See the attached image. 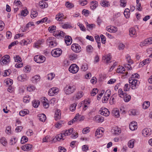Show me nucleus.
<instances>
[{
  "instance_id": "1",
  "label": "nucleus",
  "mask_w": 152,
  "mask_h": 152,
  "mask_svg": "<svg viewBox=\"0 0 152 152\" xmlns=\"http://www.w3.org/2000/svg\"><path fill=\"white\" fill-rule=\"evenodd\" d=\"M76 90L75 86L73 85H67L64 88V92L66 94L73 93Z\"/></svg>"
},
{
  "instance_id": "2",
  "label": "nucleus",
  "mask_w": 152,
  "mask_h": 152,
  "mask_svg": "<svg viewBox=\"0 0 152 152\" xmlns=\"http://www.w3.org/2000/svg\"><path fill=\"white\" fill-rule=\"evenodd\" d=\"M129 83L131 84L130 86L132 89H134L137 87L140 83L139 81L135 79L130 78L129 80Z\"/></svg>"
},
{
  "instance_id": "3",
  "label": "nucleus",
  "mask_w": 152,
  "mask_h": 152,
  "mask_svg": "<svg viewBox=\"0 0 152 152\" xmlns=\"http://www.w3.org/2000/svg\"><path fill=\"white\" fill-rule=\"evenodd\" d=\"M10 57L8 55H7L3 56L1 59V64L2 65L7 64L10 61Z\"/></svg>"
},
{
  "instance_id": "4",
  "label": "nucleus",
  "mask_w": 152,
  "mask_h": 152,
  "mask_svg": "<svg viewBox=\"0 0 152 152\" xmlns=\"http://www.w3.org/2000/svg\"><path fill=\"white\" fill-rule=\"evenodd\" d=\"M62 53V50L59 48H57L53 50L51 52L52 56L55 57L59 56Z\"/></svg>"
},
{
  "instance_id": "5",
  "label": "nucleus",
  "mask_w": 152,
  "mask_h": 152,
  "mask_svg": "<svg viewBox=\"0 0 152 152\" xmlns=\"http://www.w3.org/2000/svg\"><path fill=\"white\" fill-rule=\"evenodd\" d=\"M79 67L75 64H73L70 66L69 70V71L72 73H76L79 70Z\"/></svg>"
},
{
  "instance_id": "6",
  "label": "nucleus",
  "mask_w": 152,
  "mask_h": 152,
  "mask_svg": "<svg viewBox=\"0 0 152 152\" xmlns=\"http://www.w3.org/2000/svg\"><path fill=\"white\" fill-rule=\"evenodd\" d=\"M72 50L76 53H79L81 51V48L80 46L77 44H73L71 47Z\"/></svg>"
},
{
  "instance_id": "7",
  "label": "nucleus",
  "mask_w": 152,
  "mask_h": 152,
  "mask_svg": "<svg viewBox=\"0 0 152 152\" xmlns=\"http://www.w3.org/2000/svg\"><path fill=\"white\" fill-rule=\"evenodd\" d=\"M59 89L57 87H53L49 89L48 91V95L50 96H53L57 94L59 91Z\"/></svg>"
},
{
  "instance_id": "8",
  "label": "nucleus",
  "mask_w": 152,
  "mask_h": 152,
  "mask_svg": "<svg viewBox=\"0 0 152 152\" xmlns=\"http://www.w3.org/2000/svg\"><path fill=\"white\" fill-rule=\"evenodd\" d=\"M53 32V36L58 38L61 37H64L65 35V34L62 31H56Z\"/></svg>"
},
{
  "instance_id": "9",
  "label": "nucleus",
  "mask_w": 152,
  "mask_h": 152,
  "mask_svg": "<svg viewBox=\"0 0 152 152\" xmlns=\"http://www.w3.org/2000/svg\"><path fill=\"white\" fill-rule=\"evenodd\" d=\"M151 130L149 128H145L142 131V134L145 137H146L150 136L151 134Z\"/></svg>"
},
{
  "instance_id": "10",
  "label": "nucleus",
  "mask_w": 152,
  "mask_h": 152,
  "mask_svg": "<svg viewBox=\"0 0 152 152\" xmlns=\"http://www.w3.org/2000/svg\"><path fill=\"white\" fill-rule=\"evenodd\" d=\"M28 79V77L26 74H23L18 76V80L20 81L24 82L27 80Z\"/></svg>"
},
{
  "instance_id": "11",
  "label": "nucleus",
  "mask_w": 152,
  "mask_h": 152,
  "mask_svg": "<svg viewBox=\"0 0 152 152\" xmlns=\"http://www.w3.org/2000/svg\"><path fill=\"white\" fill-rule=\"evenodd\" d=\"M152 37H149L145 39L143 43L140 44L141 46H145L147 45H150L152 44Z\"/></svg>"
},
{
  "instance_id": "12",
  "label": "nucleus",
  "mask_w": 152,
  "mask_h": 152,
  "mask_svg": "<svg viewBox=\"0 0 152 152\" xmlns=\"http://www.w3.org/2000/svg\"><path fill=\"white\" fill-rule=\"evenodd\" d=\"M137 123L136 122L133 121L131 122L129 125V128L132 131L135 130L137 128Z\"/></svg>"
},
{
  "instance_id": "13",
  "label": "nucleus",
  "mask_w": 152,
  "mask_h": 152,
  "mask_svg": "<svg viewBox=\"0 0 152 152\" xmlns=\"http://www.w3.org/2000/svg\"><path fill=\"white\" fill-rule=\"evenodd\" d=\"M32 147V145L30 144H27L25 145L22 146V149L24 151H28L31 150Z\"/></svg>"
},
{
  "instance_id": "14",
  "label": "nucleus",
  "mask_w": 152,
  "mask_h": 152,
  "mask_svg": "<svg viewBox=\"0 0 152 152\" xmlns=\"http://www.w3.org/2000/svg\"><path fill=\"white\" fill-rule=\"evenodd\" d=\"M54 118L56 120L61 118V110H60L58 109L56 110Z\"/></svg>"
},
{
  "instance_id": "15",
  "label": "nucleus",
  "mask_w": 152,
  "mask_h": 152,
  "mask_svg": "<svg viewBox=\"0 0 152 152\" xmlns=\"http://www.w3.org/2000/svg\"><path fill=\"white\" fill-rule=\"evenodd\" d=\"M100 113L102 115L107 116L109 115L110 113L107 109L104 108L102 110Z\"/></svg>"
},
{
  "instance_id": "16",
  "label": "nucleus",
  "mask_w": 152,
  "mask_h": 152,
  "mask_svg": "<svg viewBox=\"0 0 152 152\" xmlns=\"http://www.w3.org/2000/svg\"><path fill=\"white\" fill-rule=\"evenodd\" d=\"M73 131V129L71 128L68 130H66L62 132V134H63L64 136H65L70 135L71 134Z\"/></svg>"
},
{
  "instance_id": "17",
  "label": "nucleus",
  "mask_w": 152,
  "mask_h": 152,
  "mask_svg": "<svg viewBox=\"0 0 152 152\" xmlns=\"http://www.w3.org/2000/svg\"><path fill=\"white\" fill-rule=\"evenodd\" d=\"M103 131L102 130L98 129L95 133V135L97 137L99 138L102 137L103 135Z\"/></svg>"
},
{
  "instance_id": "18",
  "label": "nucleus",
  "mask_w": 152,
  "mask_h": 152,
  "mask_svg": "<svg viewBox=\"0 0 152 152\" xmlns=\"http://www.w3.org/2000/svg\"><path fill=\"white\" fill-rule=\"evenodd\" d=\"M71 38L70 36H66L64 40L65 43L67 45H70L72 42V40L71 41Z\"/></svg>"
},
{
  "instance_id": "19",
  "label": "nucleus",
  "mask_w": 152,
  "mask_h": 152,
  "mask_svg": "<svg viewBox=\"0 0 152 152\" xmlns=\"http://www.w3.org/2000/svg\"><path fill=\"white\" fill-rule=\"evenodd\" d=\"M94 119L95 121L98 123L102 122L104 121V118L103 117L101 116H95Z\"/></svg>"
},
{
  "instance_id": "20",
  "label": "nucleus",
  "mask_w": 152,
  "mask_h": 152,
  "mask_svg": "<svg viewBox=\"0 0 152 152\" xmlns=\"http://www.w3.org/2000/svg\"><path fill=\"white\" fill-rule=\"evenodd\" d=\"M38 117L39 120L43 122H44L46 119L45 115L43 113L38 115Z\"/></svg>"
},
{
  "instance_id": "21",
  "label": "nucleus",
  "mask_w": 152,
  "mask_h": 152,
  "mask_svg": "<svg viewBox=\"0 0 152 152\" xmlns=\"http://www.w3.org/2000/svg\"><path fill=\"white\" fill-rule=\"evenodd\" d=\"M48 100L45 98H44L42 100L43 106L45 108H48L49 106V104L48 103Z\"/></svg>"
},
{
  "instance_id": "22",
  "label": "nucleus",
  "mask_w": 152,
  "mask_h": 152,
  "mask_svg": "<svg viewBox=\"0 0 152 152\" xmlns=\"http://www.w3.org/2000/svg\"><path fill=\"white\" fill-rule=\"evenodd\" d=\"M40 78L39 76L38 75H35L32 78V82L34 83H37L39 80Z\"/></svg>"
},
{
  "instance_id": "23",
  "label": "nucleus",
  "mask_w": 152,
  "mask_h": 152,
  "mask_svg": "<svg viewBox=\"0 0 152 152\" xmlns=\"http://www.w3.org/2000/svg\"><path fill=\"white\" fill-rule=\"evenodd\" d=\"M112 132L115 134L118 135L121 133V131L117 127L113 128Z\"/></svg>"
},
{
  "instance_id": "24",
  "label": "nucleus",
  "mask_w": 152,
  "mask_h": 152,
  "mask_svg": "<svg viewBox=\"0 0 152 152\" xmlns=\"http://www.w3.org/2000/svg\"><path fill=\"white\" fill-rule=\"evenodd\" d=\"M90 7L91 9L94 10L98 6V2L97 1H92L91 3Z\"/></svg>"
},
{
  "instance_id": "25",
  "label": "nucleus",
  "mask_w": 152,
  "mask_h": 152,
  "mask_svg": "<svg viewBox=\"0 0 152 152\" xmlns=\"http://www.w3.org/2000/svg\"><path fill=\"white\" fill-rule=\"evenodd\" d=\"M125 71V68L122 66H119L117 69L116 72L118 73H124Z\"/></svg>"
},
{
  "instance_id": "26",
  "label": "nucleus",
  "mask_w": 152,
  "mask_h": 152,
  "mask_svg": "<svg viewBox=\"0 0 152 152\" xmlns=\"http://www.w3.org/2000/svg\"><path fill=\"white\" fill-rule=\"evenodd\" d=\"M63 14L62 13H59L56 15V19L58 21L62 20L63 19Z\"/></svg>"
},
{
  "instance_id": "27",
  "label": "nucleus",
  "mask_w": 152,
  "mask_h": 152,
  "mask_svg": "<svg viewBox=\"0 0 152 152\" xmlns=\"http://www.w3.org/2000/svg\"><path fill=\"white\" fill-rule=\"evenodd\" d=\"M83 92L82 91H80L78 92L77 93L76 96H74V97L75 98V100H77L80 98L81 97L83 96Z\"/></svg>"
},
{
  "instance_id": "28",
  "label": "nucleus",
  "mask_w": 152,
  "mask_h": 152,
  "mask_svg": "<svg viewBox=\"0 0 152 152\" xmlns=\"http://www.w3.org/2000/svg\"><path fill=\"white\" fill-rule=\"evenodd\" d=\"M29 113V111L27 109H24L21 110L19 112V114L21 116H24Z\"/></svg>"
},
{
  "instance_id": "29",
  "label": "nucleus",
  "mask_w": 152,
  "mask_h": 152,
  "mask_svg": "<svg viewBox=\"0 0 152 152\" xmlns=\"http://www.w3.org/2000/svg\"><path fill=\"white\" fill-rule=\"evenodd\" d=\"M39 4L40 7L42 8H46L48 7L47 3L43 1L39 2Z\"/></svg>"
},
{
  "instance_id": "30",
  "label": "nucleus",
  "mask_w": 152,
  "mask_h": 152,
  "mask_svg": "<svg viewBox=\"0 0 152 152\" xmlns=\"http://www.w3.org/2000/svg\"><path fill=\"white\" fill-rule=\"evenodd\" d=\"M112 113L113 115L116 117H118L120 116L119 111L117 109H114L112 111Z\"/></svg>"
},
{
  "instance_id": "31",
  "label": "nucleus",
  "mask_w": 152,
  "mask_h": 152,
  "mask_svg": "<svg viewBox=\"0 0 152 152\" xmlns=\"http://www.w3.org/2000/svg\"><path fill=\"white\" fill-rule=\"evenodd\" d=\"M129 34L132 37L133 36L135 35L136 34V32L134 28H130L129 30Z\"/></svg>"
},
{
  "instance_id": "32",
  "label": "nucleus",
  "mask_w": 152,
  "mask_h": 152,
  "mask_svg": "<svg viewBox=\"0 0 152 152\" xmlns=\"http://www.w3.org/2000/svg\"><path fill=\"white\" fill-rule=\"evenodd\" d=\"M32 104L34 107L37 108L39 105L40 102L38 100H35L32 102Z\"/></svg>"
},
{
  "instance_id": "33",
  "label": "nucleus",
  "mask_w": 152,
  "mask_h": 152,
  "mask_svg": "<svg viewBox=\"0 0 152 152\" xmlns=\"http://www.w3.org/2000/svg\"><path fill=\"white\" fill-rule=\"evenodd\" d=\"M86 50L88 53H91L93 51V48L91 45H88L86 47Z\"/></svg>"
},
{
  "instance_id": "34",
  "label": "nucleus",
  "mask_w": 152,
  "mask_h": 152,
  "mask_svg": "<svg viewBox=\"0 0 152 152\" xmlns=\"http://www.w3.org/2000/svg\"><path fill=\"white\" fill-rule=\"evenodd\" d=\"M150 105V102L149 101H145L142 104L143 108L145 109H147Z\"/></svg>"
},
{
  "instance_id": "35",
  "label": "nucleus",
  "mask_w": 152,
  "mask_h": 152,
  "mask_svg": "<svg viewBox=\"0 0 152 152\" xmlns=\"http://www.w3.org/2000/svg\"><path fill=\"white\" fill-rule=\"evenodd\" d=\"M103 58L104 60H105L106 63H108L111 59V56L110 54H109L107 55L104 56L103 57Z\"/></svg>"
},
{
  "instance_id": "36",
  "label": "nucleus",
  "mask_w": 152,
  "mask_h": 152,
  "mask_svg": "<svg viewBox=\"0 0 152 152\" xmlns=\"http://www.w3.org/2000/svg\"><path fill=\"white\" fill-rule=\"evenodd\" d=\"M124 96V100L125 102H127L129 101L130 100L131 96L129 95H127L126 93H125V96Z\"/></svg>"
},
{
  "instance_id": "37",
  "label": "nucleus",
  "mask_w": 152,
  "mask_h": 152,
  "mask_svg": "<svg viewBox=\"0 0 152 152\" xmlns=\"http://www.w3.org/2000/svg\"><path fill=\"white\" fill-rule=\"evenodd\" d=\"M1 143L4 146H6L7 144L6 139L5 137H2L0 140Z\"/></svg>"
},
{
  "instance_id": "38",
  "label": "nucleus",
  "mask_w": 152,
  "mask_h": 152,
  "mask_svg": "<svg viewBox=\"0 0 152 152\" xmlns=\"http://www.w3.org/2000/svg\"><path fill=\"white\" fill-rule=\"evenodd\" d=\"M38 15L37 12L34 9L32 10L31 12V17L32 18H34L36 17Z\"/></svg>"
},
{
  "instance_id": "39",
  "label": "nucleus",
  "mask_w": 152,
  "mask_h": 152,
  "mask_svg": "<svg viewBox=\"0 0 152 152\" xmlns=\"http://www.w3.org/2000/svg\"><path fill=\"white\" fill-rule=\"evenodd\" d=\"M134 141L135 140L134 139L131 140L129 141L128 144L129 147L130 148H132L133 147Z\"/></svg>"
},
{
  "instance_id": "40",
  "label": "nucleus",
  "mask_w": 152,
  "mask_h": 152,
  "mask_svg": "<svg viewBox=\"0 0 152 152\" xmlns=\"http://www.w3.org/2000/svg\"><path fill=\"white\" fill-rule=\"evenodd\" d=\"M100 4L102 6L105 7H108L110 5L109 2L107 1H103Z\"/></svg>"
},
{
  "instance_id": "41",
  "label": "nucleus",
  "mask_w": 152,
  "mask_h": 152,
  "mask_svg": "<svg viewBox=\"0 0 152 152\" xmlns=\"http://www.w3.org/2000/svg\"><path fill=\"white\" fill-rule=\"evenodd\" d=\"M17 141V139L15 138H11L10 141V144L11 145H14L15 144Z\"/></svg>"
},
{
  "instance_id": "42",
  "label": "nucleus",
  "mask_w": 152,
  "mask_h": 152,
  "mask_svg": "<svg viewBox=\"0 0 152 152\" xmlns=\"http://www.w3.org/2000/svg\"><path fill=\"white\" fill-rule=\"evenodd\" d=\"M28 140V138L26 136H24L21 138L20 142L21 144H23L27 142Z\"/></svg>"
},
{
  "instance_id": "43",
  "label": "nucleus",
  "mask_w": 152,
  "mask_h": 152,
  "mask_svg": "<svg viewBox=\"0 0 152 152\" xmlns=\"http://www.w3.org/2000/svg\"><path fill=\"white\" fill-rule=\"evenodd\" d=\"M64 135L63 134H59L57 135L56 137V139L58 141H60L61 140H64V139L63 138Z\"/></svg>"
},
{
  "instance_id": "44",
  "label": "nucleus",
  "mask_w": 152,
  "mask_h": 152,
  "mask_svg": "<svg viewBox=\"0 0 152 152\" xmlns=\"http://www.w3.org/2000/svg\"><path fill=\"white\" fill-rule=\"evenodd\" d=\"M55 39L53 37H49L47 39L46 41V43L48 45L50 43H51L52 42H53Z\"/></svg>"
},
{
  "instance_id": "45",
  "label": "nucleus",
  "mask_w": 152,
  "mask_h": 152,
  "mask_svg": "<svg viewBox=\"0 0 152 152\" xmlns=\"http://www.w3.org/2000/svg\"><path fill=\"white\" fill-rule=\"evenodd\" d=\"M28 12L27 11L26 8H25L24 10L21 11V15L23 16H26L28 14Z\"/></svg>"
},
{
  "instance_id": "46",
  "label": "nucleus",
  "mask_w": 152,
  "mask_h": 152,
  "mask_svg": "<svg viewBox=\"0 0 152 152\" xmlns=\"http://www.w3.org/2000/svg\"><path fill=\"white\" fill-rule=\"evenodd\" d=\"M77 104L76 103H74L71 104L69 108L70 110L72 111H74L75 110Z\"/></svg>"
},
{
  "instance_id": "47",
  "label": "nucleus",
  "mask_w": 152,
  "mask_h": 152,
  "mask_svg": "<svg viewBox=\"0 0 152 152\" xmlns=\"http://www.w3.org/2000/svg\"><path fill=\"white\" fill-rule=\"evenodd\" d=\"M56 29V26H52L49 27L48 28V30L50 33H53L55 31Z\"/></svg>"
},
{
  "instance_id": "48",
  "label": "nucleus",
  "mask_w": 152,
  "mask_h": 152,
  "mask_svg": "<svg viewBox=\"0 0 152 152\" xmlns=\"http://www.w3.org/2000/svg\"><path fill=\"white\" fill-rule=\"evenodd\" d=\"M5 82L8 86H10L12 84L13 80L10 79H7Z\"/></svg>"
},
{
  "instance_id": "49",
  "label": "nucleus",
  "mask_w": 152,
  "mask_h": 152,
  "mask_svg": "<svg viewBox=\"0 0 152 152\" xmlns=\"http://www.w3.org/2000/svg\"><path fill=\"white\" fill-rule=\"evenodd\" d=\"M63 123V121H60L59 122H57L55 124V126L56 128H60L62 126V124Z\"/></svg>"
},
{
  "instance_id": "50",
  "label": "nucleus",
  "mask_w": 152,
  "mask_h": 152,
  "mask_svg": "<svg viewBox=\"0 0 152 152\" xmlns=\"http://www.w3.org/2000/svg\"><path fill=\"white\" fill-rule=\"evenodd\" d=\"M65 6L69 8H71L74 6V5L73 4L70 3L69 1L66 2Z\"/></svg>"
},
{
  "instance_id": "51",
  "label": "nucleus",
  "mask_w": 152,
  "mask_h": 152,
  "mask_svg": "<svg viewBox=\"0 0 152 152\" xmlns=\"http://www.w3.org/2000/svg\"><path fill=\"white\" fill-rule=\"evenodd\" d=\"M87 27L89 29H93L94 28L95 26V25L94 24H88L87 22L86 23Z\"/></svg>"
},
{
  "instance_id": "52",
  "label": "nucleus",
  "mask_w": 152,
  "mask_h": 152,
  "mask_svg": "<svg viewBox=\"0 0 152 152\" xmlns=\"http://www.w3.org/2000/svg\"><path fill=\"white\" fill-rule=\"evenodd\" d=\"M118 93L119 96L121 98L123 97L122 96H125V93H124L122 89L121 88H120L118 89Z\"/></svg>"
},
{
  "instance_id": "53",
  "label": "nucleus",
  "mask_w": 152,
  "mask_h": 152,
  "mask_svg": "<svg viewBox=\"0 0 152 152\" xmlns=\"http://www.w3.org/2000/svg\"><path fill=\"white\" fill-rule=\"evenodd\" d=\"M69 57L71 60H75L77 58V55L75 54H71L69 55Z\"/></svg>"
},
{
  "instance_id": "54",
  "label": "nucleus",
  "mask_w": 152,
  "mask_h": 152,
  "mask_svg": "<svg viewBox=\"0 0 152 152\" xmlns=\"http://www.w3.org/2000/svg\"><path fill=\"white\" fill-rule=\"evenodd\" d=\"M121 6L123 7H125L126 4V0H120Z\"/></svg>"
},
{
  "instance_id": "55",
  "label": "nucleus",
  "mask_w": 152,
  "mask_h": 152,
  "mask_svg": "<svg viewBox=\"0 0 152 152\" xmlns=\"http://www.w3.org/2000/svg\"><path fill=\"white\" fill-rule=\"evenodd\" d=\"M88 69L87 65L86 64H84L82 65L81 66V69L83 71H86Z\"/></svg>"
},
{
  "instance_id": "56",
  "label": "nucleus",
  "mask_w": 152,
  "mask_h": 152,
  "mask_svg": "<svg viewBox=\"0 0 152 152\" xmlns=\"http://www.w3.org/2000/svg\"><path fill=\"white\" fill-rule=\"evenodd\" d=\"M55 74L53 73H50L48 74V79L49 80H52L54 77Z\"/></svg>"
},
{
  "instance_id": "57",
  "label": "nucleus",
  "mask_w": 152,
  "mask_h": 152,
  "mask_svg": "<svg viewBox=\"0 0 152 152\" xmlns=\"http://www.w3.org/2000/svg\"><path fill=\"white\" fill-rule=\"evenodd\" d=\"M98 92V90L97 88H94L93 90L91 93V95L92 96H94Z\"/></svg>"
},
{
  "instance_id": "58",
  "label": "nucleus",
  "mask_w": 152,
  "mask_h": 152,
  "mask_svg": "<svg viewBox=\"0 0 152 152\" xmlns=\"http://www.w3.org/2000/svg\"><path fill=\"white\" fill-rule=\"evenodd\" d=\"M14 58L15 62H19L21 61V58L19 56L17 55L14 56Z\"/></svg>"
},
{
  "instance_id": "59",
  "label": "nucleus",
  "mask_w": 152,
  "mask_h": 152,
  "mask_svg": "<svg viewBox=\"0 0 152 152\" xmlns=\"http://www.w3.org/2000/svg\"><path fill=\"white\" fill-rule=\"evenodd\" d=\"M39 59H40V60H39V63H40L44 62L46 58L45 56H39Z\"/></svg>"
},
{
  "instance_id": "60",
  "label": "nucleus",
  "mask_w": 152,
  "mask_h": 152,
  "mask_svg": "<svg viewBox=\"0 0 152 152\" xmlns=\"http://www.w3.org/2000/svg\"><path fill=\"white\" fill-rule=\"evenodd\" d=\"M77 24L79 26L80 28L82 31H86L85 28L84 27V26L83 24L80 23H78Z\"/></svg>"
},
{
  "instance_id": "61",
  "label": "nucleus",
  "mask_w": 152,
  "mask_h": 152,
  "mask_svg": "<svg viewBox=\"0 0 152 152\" xmlns=\"http://www.w3.org/2000/svg\"><path fill=\"white\" fill-rule=\"evenodd\" d=\"M111 93V91L110 89L107 90L105 92L104 96L109 97Z\"/></svg>"
},
{
  "instance_id": "62",
  "label": "nucleus",
  "mask_w": 152,
  "mask_h": 152,
  "mask_svg": "<svg viewBox=\"0 0 152 152\" xmlns=\"http://www.w3.org/2000/svg\"><path fill=\"white\" fill-rule=\"evenodd\" d=\"M48 45L51 48L56 46L57 45V44L55 42V39L53 42H52L51 43H50Z\"/></svg>"
},
{
  "instance_id": "63",
  "label": "nucleus",
  "mask_w": 152,
  "mask_h": 152,
  "mask_svg": "<svg viewBox=\"0 0 152 152\" xmlns=\"http://www.w3.org/2000/svg\"><path fill=\"white\" fill-rule=\"evenodd\" d=\"M89 128L88 127H86L85 128H84L82 130V132L83 134H86L90 131L89 130Z\"/></svg>"
},
{
  "instance_id": "64",
  "label": "nucleus",
  "mask_w": 152,
  "mask_h": 152,
  "mask_svg": "<svg viewBox=\"0 0 152 152\" xmlns=\"http://www.w3.org/2000/svg\"><path fill=\"white\" fill-rule=\"evenodd\" d=\"M11 70L10 69L8 70H5L4 71V74L3 75L4 76H9L10 74Z\"/></svg>"
}]
</instances>
